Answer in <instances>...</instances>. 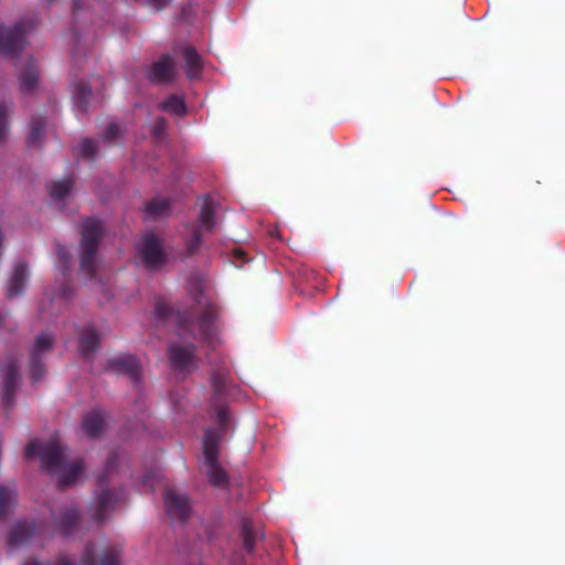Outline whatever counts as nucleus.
<instances>
[{
	"instance_id": "18",
	"label": "nucleus",
	"mask_w": 565,
	"mask_h": 565,
	"mask_svg": "<svg viewBox=\"0 0 565 565\" xmlns=\"http://www.w3.org/2000/svg\"><path fill=\"white\" fill-rule=\"evenodd\" d=\"M17 501V490L14 484H0V518L6 516L14 507Z\"/></svg>"
},
{
	"instance_id": "24",
	"label": "nucleus",
	"mask_w": 565,
	"mask_h": 565,
	"mask_svg": "<svg viewBox=\"0 0 565 565\" xmlns=\"http://www.w3.org/2000/svg\"><path fill=\"white\" fill-rule=\"evenodd\" d=\"M89 95H90V89L84 83L77 84L73 87L72 96H73L74 104L76 107H78L82 110L85 109V107L88 103Z\"/></svg>"
},
{
	"instance_id": "3",
	"label": "nucleus",
	"mask_w": 565,
	"mask_h": 565,
	"mask_svg": "<svg viewBox=\"0 0 565 565\" xmlns=\"http://www.w3.org/2000/svg\"><path fill=\"white\" fill-rule=\"evenodd\" d=\"M116 469L117 459L111 458L106 465L105 472L97 478V489L92 505V514L97 522H102L118 501V497L109 489V478Z\"/></svg>"
},
{
	"instance_id": "1",
	"label": "nucleus",
	"mask_w": 565,
	"mask_h": 565,
	"mask_svg": "<svg viewBox=\"0 0 565 565\" xmlns=\"http://www.w3.org/2000/svg\"><path fill=\"white\" fill-rule=\"evenodd\" d=\"M25 456L28 458L39 457L42 466L55 476L62 487L76 483L84 471L81 460L66 461L64 449L57 439H52L45 445L39 440H32L26 447Z\"/></svg>"
},
{
	"instance_id": "2",
	"label": "nucleus",
	"mask_w": 565,
	"mask_h": 565,
	"mask_svg": "<svg viewBox=\"0 0 565 565\" xmlns=\"http://www.w3.org/2000/svg\"><path fill=\"white\" fill-rule=\"evenodd\" d=\"M103 224L96 218H87L83 223L79 248L81 270L85 275L95 273L98 268L97 249L103 235Z\"/></svg>"
},
{
	"instance_id": "23",
	"label": "nucleus",
	"mask_w": 565,
	"mask_h": 565,
	"mask_svg": "<svg viewBox=\"0 0 565 565\" xmlns=\"http://www.w3.org/2000/svg\"><path fill=\"white\" fill-rule=\"evenodd\" d=\"M169 210L170 203L164 198H154L146 207L147 214L152 217L164 215Z\"/></svg>"
},
{
	"instance_id": "31",
	"label": "nucleus",
	"mask_w": 565,
	"mask_h": 565,
	"mask_svg": "<svg viewBox=\"0 0 565 565\" xmlns=\"http://www.w3.org/2000/svg\"><path fill=\"white\" fill-rule=\"evenodd\" d=\"M10 106L6 103H0V136L7 128V115L9 114Z\"/></svg>"
},
{
	"instance_id": "17",
	"label": "nucleus",
	"mask_w": 565,
	"mask_h": 565,
	"mask_svg": "<svg viewBox=\"0 0 565 565\" xmlns=\"http://www.w3.org/2000/svg\"><path fill=\"white\" fill-rule=\"evenodd\" d=\"M113 367L128 374L134 381H138L140 369L139 363L134 356H119L113 362Z\"/></svg>"
},
{
	"instance_id": "7",
	"label": "nucleus",
	"mask_w": 565,
	"mask_h": 565,
	"mask_svg": "<svg viewBox=\"0 0 565 565\" xmlns=\"http://www.w3.org/2000/svg\"><path fill=\"white\" fill-rule=\"evenodd\" d=\"M164 505L168 515L173 520H184L191 511L188 498L173 489H167Z\"/></svg>"
},
{
	"instance_id": "40",
	"label": "nucleus",
	"mask_w": 565,
	"mask_h": 565,
	"mask_svg": "<svg viewBox=\"0 0 565 565\" xmlns=\"http://www.w3.org/2000/svg\"><path fill=\"white\" fill-rule=\"evenodd\" d=\"M103 286L105 287V289L103 290L104 292H108L109 287H111L110 284L103 285Z\"/></svg>"
},
{
	"instance_id": "8",
	"label": "nucleus",
	"mask_w": 565,
	"mask_h": 565,
	"mask_svg": "<svg viewBox=\"0 0 565 565\" xmlns=\"http://www.w3.org/2000/svg\"><path fill=\"white\" fill-rule=\"evenodd\" d=\"M193 345L171 344L169 349V358L172 365L182 371H191L195 367L193 354Z\"/></svg>"
},
{
	"instance_id": "42",
	"label": "nucleus",
	"mask_w": 565,
	"mask_h": 565,
	"mask_svg": "<svg viewBox=\"0 0 565 565\" xmlns=\"http://www.w3.org/2000/svg\"><path fill=\"white\" fill-rule=\"evenodd\" d=\"M213 382L215 383L216 386H218V383L216 382V379H213Z\"/></svg>"
},
{
	"instance_id": "4",
	"label": "nucleus",
	"mask_w": 565,
	"mask_h": 565,
	"mask_svg": "<svg viewBox=\"0 0 565 565\" xmlns=\"http://www.w3.org/2000/svg\"><path fill=\"white\" fill-rule=\"evenodd\" d=\"M204 469L209 481L214 487H225L227 484V473L217 461V439L212 431H206L203 441Z\"/></svg>"
},
{
	"instance_id": "33",
	"label": "nucleus",
	"mask_w": 565,
	"mask_h": 565,
	"mask_svg": "<svg viewBox=\"0 0 565 565\" xmlns=\"http://www.w3.org/2000/svg\"><path fill=\"white\" fill-rule=\"evenodd\" d=\"M201 242L200 235L194 233L190 239L186 241L185 246L189 254H192L196 250Z\"/></svg>"
},
{
	"instance_id": "35",
	"label": "nucleus",
	"mask_w": 565,
	"mask_h": 565,
	"mask_svg": "<svg viewBox=\"0 0 565 565\" xmlns=\"http://www.w3.org/2000/svg\"><path fill=\"white\" fill-rule=\"evenodd\" d=\"M40 137V128L38 127V122H34L31 128L29 140L32 143H35Z\"/></svg>"
},
{
	"instance_id": "38",
	"label": "nucleus",
	"mask_w": 565,
	"mask_h": 565,
	"mask_svg": "<svg viewBox=\"0 0 565 565\" xmlns=\"http://www.w3.org/2000/svg\"><path fill=\"white\" fill-rule=\"evenodd\" d=\"M164 125H166V122H164V120H163V119H160V120L157 122V126H156V128H154V134H156V136H157V137H159V136H160V132H161V130L164 128Z\"/></svg>"
},
{
	"instance_id": "32",
	"label": "nucleus",
	"mask_w": 565,
	"mask_h": 565,
	"mask_svg": "<svg viewBox=\"0 0 565 565\" xmlns=\"http://www.w3.org/2000/svg\"><path fill=\"white\" fill-rule=\"evenodd\" d=\"M232 262L236 267H242L245 263L248 262V257L244 250L237 249L233 254Z\"/></svg>"
},
{
	"instance_id": "9",
	"label": "nucleus",
	"mask_w": 565,
	"mask_h": 565,
	"mask_svg": "<svg viewBox=\"0 0 565 565\" xmlns=\"http://www.w3.org/2000/svg\"><path fill=\"white\" fill-rule=\"evenodd\" d=\"M0 372L3 382L2 398L3 403L6 404V407H8L10 404V399L13 395V392L18 386L19 376L17 364L13 361L3 362L0 364Z\"/></svg>"
},
{
	"instance_id": "21",
	"label": "nucleus",
	"mask_w": 565,
	"mask_h": 565,
	"mask_svg": "<svg viewBox=\"0 0 565 565\" xmlns=\"http://www.w3.org/2000/svg\"><path fill=\"white\" fill-rule=\"evenodd\" d=\"M72 191V183L68 179H64L61 181L53 182L50 185V194L52 200L58 204L60 201L66 199Z\"/></svg>"
},
{
	"instance_id": "26",
	"label": "nucleus",
	"mask_w": 565,
	"mask_h": 565,
	"mask_svg": "<svg viewBox=\"0 0 565 565\" xmlns=\"http://www.w3.org/2000/svg\"><path fill=\"white\" fill-rule=\"evenodd\" d=\"M30 278L29 266L24 262H18L12 269L11 282H23Z\"/></svg>"
},
{
	"instance_id": "37",
	"label": "nucleus",
	"mask_w": 565,
	"mask_h": 565,
	"mask_svg": "<svg viewBox=\"0 0 565 565\" xmlns=\"http://www.w3.org/2000/svg\"><path fill=\"white\" fill-rule=\"evenodd\" d=\"M169 0H151V3L150 6L153 8V9H161Z\"/></svg>"
},
{
	"instance_id": "20",
	"label": "nucleus",
	"mask_w": 565,
	"mask_h": 565,
	"mask_svg": "<svg viewBox=\"0 0 565 565\" xmlns=\"http://www.w3.org/2000/svg\"><path fill=\"white\" fill-rule=\"evenodd\" d=\"M199 223L202 230H211L214 225V202L210 198L202 201Z\"/></svg>"
},
{
	"instance_id": "14",
	"label": "nucleus",
	"mask_w": 565,
	"mask_h": 565,
	"mask_svg": "<svg viewBox=\"0 0 565 565\" xmlns=\"http://www.w3.org/2000/svg\"><path fill=\"white\" fill-rule=\"evenodd\" d=\"M78 521V512L74 505L66 507L58 518L56 519V527L57 530L64 534L70 535L73 533L77 525Z\"/></svg>"
},
{
	"instance_id": "25",
	"label": "nucleus",
	"mask_w": 565,
	"mask_h": 565,
	"mask_svg": "<svg viewBox=\"0 0 565 565\" xmlns=\"http://www.w3.org/2000/svg\"><path fill=\"white\" fill-rule=\"evenodd\" d=\"M162 109L177 116L185 114V105L182 98L177 96L169 97L163 104Z\"/></svg>"
},
{
	"instance_id": "27",
	"label": "nucleus",
	"mask_w": 565,
	"mask_h": 565,
	"mask_svg": "<svg viewBox=\"0 0 565 565\" xmlns=\"http://www.w3.org/2000/svg\"><path fill=\"white\" fill-rule=\"evenodd\" d=\"M242 535H243L244 547L249 553L253 552L256 534L253 532L252 525L248 522H244Z\"/></svg>"
},
{
	"instance_id": "16",
	"label": "nucleus",
	"mask_w": 565,
	"mask_h": 565,
	"mask_svg": "<svg viewBox=\"0 0 565 565\" xmlns=\"http://www.w3.org/2000/svg\"><path fill=\"white\" fill-rule=\"evenodd\" d=\"M82 427L87 436H98L105 427L104 415L99 411L88 413L83 420Z\"/></svg>"
},
{
	"instance_id": "29",
	"label": "nucleus",
	"mask_w": 565,
	"mask_h": 565,
	"mask_svg": "<svg viewBox=\"0 0 565 565\" xmlns=\"http://www.w3.org/2000/svg\"><path fill=\"white\" fill-rule=\"evenodd\" d=\"M70 258H71V255L66 249H64V248L58 249V252H57V259H58L57 268L62 273V275H66L68 271Z\"/></svg>"
},
{
	"instance_id": "22",
	"label": "nucleus",
	"mask_w": 565,
	"mask_h": 565,
	"mask_svg": "<svg viewBox=\"0 0 565 565\" xmlns=\"http://www.w3.org/2000/svg\"><path fill=\"white\" fill-rule=\"evenodd\" d=\"M33 531V525L26 522H19L14 525L9 543L10 545H18L22 543Z\"/></svg>"
},
{
	"instance_id": "13",
	"label": "nucleus",
	"mask_w": 565,
	"mask_h": 565,
	"mask_svg": "<svg viewBox=\"0 0 565 565\" xmlns=\"http://www.w3.org/2000/svg\"><path fill=\"white\" fill-rule=\"evenodd\" d=\"M216 318L214 307L210 306L207 312L198 322V328L202 340L210 342L212 345L218 342L215 335L213 321Z\"/></svg>"
},
{
	"instance_id": "10",
	"label": "nucleus",
	"mask_w": 565,
	"mask_h": 565,
	"mask_svg": "<svg viewBox=\"0 0 565 565\" xmlns=\"http://www.w3.org/2000/svg\"><path fill=\"white\" fill-rule=\"evenodd\" d=\"M24 45V33L21 26L8 29L0 26V51L8 54Z\"/></svg>"
},
{
	"instance_id": "12",
	"label": "nucleus",
	"mask_w": 565,
	"mask_h": 565,
	"mask_svg": "<svg viewBox=\"0 0 565 565\" xmlns=\"http://www.w3.org/2000/svg\"><path fill=\"white\" fill-rule=\"evenodd\" d=\"M174 74L175 65L172 58L169 56H164L160 61L154 63V65L152 66L150 71V78L152 81L162 83L173 78Z\"/></svg>"
},
{
	"instance_id": "28",
	"label": "nucleus",
	"mask_w": 565,
	"mask_h": 565,
	"mask_svg": "<svg viewBox=\"0 0 565 565\" xmlns=\"http://www.w3.org/2000/svg\"><path fill=\"white\" fill-rule=\"evenodd\" d=\"M102 565H120L119 551L110 548L103 553Z\"/></svg>"
},
{
	"instance_id": "6",
	"label": "nucleus",
	"mask_w": 565,
	"mask_h": 565,
	"mask_svg": "<svg viewBox=\"0 0 565 565\" xmlns=\"http://www.w3.org/2000/svg\"><path fill=\"white\" fill-rule=\"evenodd\" d=\"M54 338L49 332L39 334L31 351V375L34 381H39L44 373L42 358L49 353L53 347Z\"/></svg>"
},
{
	"instance_id": "34",
	"label": "nucleus",
	"mask_w": 565,
	"mask_h": 565,
	"mask_svg": "<svg viewBox=\"0 0 565 565\" xmlns=\"http://www.w3.org/2000/svg\"><path fill=\"white\" fill-rule=\"evenodd\" d=\"M23 292V285L17 284V285H10L7 290V296L9 298H14Z\"/></svg>"
},
{
	"instance_id": "36",
	"label": "nucleus",
	"mask_w": 565,
	"mask_h": 565,
	"mask_svg": "<svg viewBox=\"0 0 565 565\" xmlns=\"http://www.w3.org/2000/svg\"><path fill=\"white\" fill-rule=\"evenodd\" d=\"M217 417H218V422L221 424V426H225V423L227 420V411L225 408H221L217 413Z\"/></svg>"
},
{
	"instance_id": "15",
	"label": "nucleus",
	"mask_w": 565,
	"mask_h": 565,
	"mask_svg": "<svg viewBox=\"0 0 565 565\" xmlns=\"http://www.w3.org/2000/svg\"><path fill=\"white\" fill-rule=\"evenodd\" d=\"M99 342V338L97 332L93 327H85L81 333L78 339V350L82 355L88 356L90 355L97 348Z\"/></svg>"
},
{
	"instance_id": "41",
	"label": "nucleus",
	"mask_w": 565,
	"mask_h": 565,
	"mask_svg": "<svg viewBox=\"0 0 565 565\" xmlns=\"http://www.w3.org/2000/svg\"><path fill=\"white\" fill-rule=\"evenodd\" d=\"M26 565H44V564H40V563L35 562V563H31V564H26Z\"/></svg>"
},
{
	"instance_id": "30",
	"label": "nucleus",
	"mask_w": 565,
	"mask_h": 565,
	"mask_svg": "<svg viewBox=\"0 0 565 565\" xmlns=\"http://www.w3.org/2000/svg\"><path fill=\"white\" fill-rule=\"evenodd\" d=\"M96 145L93 140L84 139L77 147L79 154L84 157H92L95 152Z\"/></svg>"
},
{
	"instance_id": "39",
	"label": "nucleus",
	"mask_w": 565,
	"mask_h": 565,
	"mask_svg": "<svg viewBox=\"0 0 565 565\" xmlns=\"http://www.w3.org/2000/svg\"><path fill=\"white\" fill-rule=\"evenodd\" d=\"M118 126L117 125H111L108 129V137L109 138H113L116 136L117 131H118Z\"/></svg>"
},
{
	"instance_id": "5",
	"label": "nucleus",
	"mask_w": 565,
	"mask_h": 565,
	"mask_svg": "<svg viewBox=\"0 0 565 565\" xmlns=\"http://www.w3.org/2000/svg\"><path fill=\"white\" fill-rule=\"evenodd\" d=\"M137 254L150 267H157L168 260L162 242L153 233L145 234L136 245Z\"/></svg>"
},
{
	"instance_id": "11",
	"label": "nucleus",
	"mask_w": 565,
	"mask_h": 565,
	"mask_svg": "<svg viewBox=\"0 0 565 565\" xmlns=\"http://www.w3.org/2000/svg\"><path fill=\"white\" fill-rule=\"evenodd\" d=\"M40 79L38 68L32 60L25 63L19 77V85L22 93H31L39 87Z\"/></svg>"
},
{
	"instance_id": "19",
	"label": "nucleus",
	"mask_w": 565,
	"mask_h": 565,
	"mask_svg": "<svg viewBox=\"0 0 565 565\" xmlns=\"http://www.w3.org/2000/svg\"><path fill=\"white\" fill-rule=\"evenodd\" d=\"M183 57L186 63V74L190 78H196L200 75L202 63L201 57L192 47L183 50Z\"/></svg>"
}]
</instances>
